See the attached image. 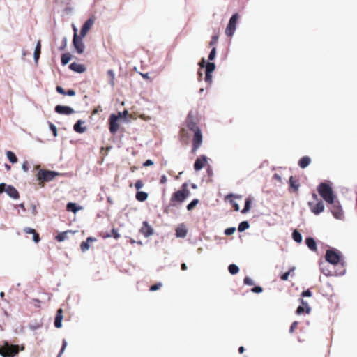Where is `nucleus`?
<instances>
[{"instance_id":"nucleus-1","label":"nucleus","mask_w":357,"mask_h":357,"mask_svg":"<svg viewBox=\"0 0 357 357\" xmlns=\"http://www.w3.org/2000/svg\"><path fill=\"white\" fill-rule=\"evenodd\" d=\"M188 187V183H183L181 188L172 195L169 204L167 208L170 206L176 207L183 204L190 195V190ZM165 212L167 213V208L165 209Z\"/></svg>"},{"instance_id":"nucleus-2","label":"nucleus","mask_w":357,"mask_h":357,"mask_svg":"<svg viewBox=\"0 0 357 357\" xmlns=\"http://www.w3.org/2000/svg\"><path fill=\"white\" fill-rule=\"evenodd\" d=\"M317 190L321 198L327 203H333L337 198L333 189V183L330 181L321 182L317 187Z\"/></svg>"},{"instance_id":"nucleus-3","label":"nucleus","mask_w":357,"mask_h":357,"mask_svg":"<svg viewBox=\"0 0 357 357\" xmlns=\"http://www.w3.org/2000/svg\"><path fill=\"white\" fill-rule=\"evenodd\" d=\"M325 260L328 264L334 266L340 264L342 266H344L345 264L342 253L335 248H329L326 250Z\"/></svg>"},{"instance_id":"nucleus-4","label":"nucleus","mask_w":357,"mask_h":357,"mask_svg":"<svg viewBox=\"0 0 357 357\" xmlns=\"http://www.w3.org/2000/svg\"><path fill=\"white\" fill-rule=\"evenodd\" d=\"M60 174L51 170L40 169L36 175L37 179L38 180V184L41 186H44L45 182H49L52 181L56 176Z\"/></svg>"},{"instance_id":"nucleus-5","label":"nucleus","mask_w":357,"mask_h":357,"mask_svg":"<svg viewBox=\"0 0 357 357\" xmlns=\"http://www.w3.org/2000/svg\"><path fill=\"white\" fill-rule=\"evenodd\" d=\"M19 353V346L5 342L1 346L0 355L3 357H14Z\"/></svg>"},{"instance_id":"nucleus-6","label":"nucleus","mask_w":357,"mask_h":357,"mask_svg":"<svg viewBox=\"0 0 357 357\" xmlns=\"http://www.w3.org/2000/svg\"><path fill=\"white\" fill-rule=\"evenodd\" d=\"M331 205L330 211L333 217L337 220H342L344 216V212L340 201L336 198L333 203H328Z\"/></svg>"},{"instance_id":"nucleus-7","label":"nucleus","mask_w":357,"mask_h":357,"mask_svg":"<svg viewBox=\"0 0 357 357\" xmlns=\"http://www.w3.org/2000/svg\"><path fill=\"white\" fill-rule=\"evenodd\" d=\"M239 17V15L238 13H235L232 14L231 17L229 18V22L225 29V34L228 37H231L234 36L235 31L236 29V24L238 19Z\"/></svg>"},{"instance_id":"nucleus-8","label":"nucleus","mask_w":357,"mask_h":357,"mask_svg":"<svg viewBox=\"0 0 357 357\" xmlns=\"http://www.w3.org/2000/svg\"><path fill=\"white\" fill-rule=\"evenodd\" d=\"M119 120V116H116V114H111L109 116V119H108V121H109V132L112 133V134H115L119 128V124L118 123Z\"/></svg>"},{"instance_id":"nucleus-9","label":"nucleus","mask_w":357,"mask_h":357,"mask_svg":"<svg viewBox=\"0 0 357 357\" xmlns=\"http://www.w3.org/2000/svg\"><path fill=\"white\" fill-rule=\"evenodd\" d=\"M74 30V36H73V43L76 49L77 53L81 54L84 52V45L82 42V39L79 38L78 34L77 33V29L75 27H73Z\"/></svg>"},{"instance_id":"nucleus-10","label":"nucleus","mask_w":357,"mask_h":357,"mask_svg":"<svg viewBox=\"0 0 357 357\" xmlns=\"http://www.w3.org/2000/svg\"><path fill=\"white\" fill-rule=\"evenodd\" d=\"M203 136L201 129H197L193 136L192 151L195 152L202 144Z\"/></svg>"},{"instance_id":"nucleus-11","label":"nucleus","mask_w":357,"mask_h":357,"mask_svg":"<svg viewBox=\"0 0 357 357\" xmlns=\"http://www.w3.org/2000/svg\"><path fill=\"white\" fill-rule=\"evenodd\" d=\"M298 301L301 305L297 307L296 313L297 314H302L304 312L310 314L311 312V307L309 306L308 303L302 298H300Z\"/></svg>"},{"instance_id":"nucleus-12","label":"nucleus","mask_w":357,"mask_h":357,"mask_svg":"<svg viewBox=\"0 0 357 357\" xmlns=\"http://www.w3.org/2000/svg\"><path fill=\"white\" fill-rule=\"evenodd\" d=\"M308 206L314 215H319L324 211V204L321 200H319L316 204L309 202Z\"/></svg>"},{"instance_id":"nucleus-13","label":"nucleus","mask_w":357,"mask_h":357,"mask_svg":"<svg viewBox=\"0 0 357 357\" xmlns=\"http://www.w3.org/2000/svg\"><path fill=\"white\" fill-rule=\"evenodd\" d=\"M207 161L208 158L205 155H201L195 161L194 169L196 172L200 171L204 167Z\"/></svg>"},{"instance_id":"nucleus-14","label":"nucleus","mask_w":357,"mask_h":357,"mask_svg":"<svg viewBox=\"0 0 357 357\" xmlns=\"http://www.w3.org/2000/svg\"><path fill=\"white\" fill-rule=\"evenodd\" d=\"M139 231L144 237L148 238L153 234V229L149 225L147 221H144Z\"/></svg>"},{"instance_id":"nucleus-15","label":"nucleus","mask_w":357,"mask_h":357,"mask_svg":"<svg viewBox=\"0 0 357 357\" xmlns=\"http://www.w3.org/2000/svg\"><path fill=\"white\" fill-rule=\"evenodd\" d=\"M55 112L60 114L68 115V114H73L74 112V110L73 108H71L68 106H63V105H59L55 107Z\"/></svg>"},{"instance_id":"nucleus-16","label":"nucleus","mask_w":357,"mask_h":357,"mask_svg":"<svg viewBox=\"0 0 357 357\" xmlns=\"http://www.w3.org/2000/svg\"><path fill=\"white\" fill-rule=\"evenodd\" d=\"M63 310L61 308H59L56 311V314L54 319V326L57 328H60L62 326V320L63 318Z\"/></svg>"},{"instance_id":"nucleus-17","label":"nucleus","mask_w":357,"mask_h":357,"mask_svg":"<svg viewBox=\"0 0 357 357\" xmlns=\"http://www.w3.org/2000/svg\"><path fill=\"white\" fill-rule=\"evenodd\" d=\"M307 247L312 252L317 250V245L315 239L312 236H307L305 240Z\"/></svg>"},{"instance_id":"nucleus-18","label":"nucleus","mask_w":357,"mask_h":357,"mask_svg":"<svg viewBox=\"0 0 357 357\" xmlns=\"http://www.w3.org/2000/svg\"><path fill=\"white\" fill-rule=\"evenodd\" d=\"M289 190H293L294 192H297L301 186L299 181L293 176H291L289 178Z\"/></svg>"},{"instance_id":"nucleus-19","label":"nucleus","mask_w":357,"mask_h":357,"mask_svg":"<svg viewBox=\"0 0 357 357\" xmlns=\"http://www.w3.org/2000/svg\"><path fill=\"white\" fill-rule=\"evenodd\" d=\"M311 158L309 156H303L298 162V165L301 169L307 167L311 163Z\"/></svg>"},{"instance_id":"nucleus-20","label":"nucleus","mask_w":357,"mask_h":357,"mask_svg":"<svg viewBox=\"0 0 357 357\" xmlns=\"http://www.w3.org/2000/svg\"><path fill=\"white\" fill-rule=\"evenodd\" d=\"M24 231L26 234H29L33 235V241L38 243L40 241V238L39 236V234L36 232V231L34 229L30 228V227H25L24 229Z\"/></svg>"},{"instance_id":"nucleus-21","label":"nucleus","mask_w":357,"mask_h":357,"mask_svg":"<svg viewBox=\"0 0 357 357\" xmlns=\"http://www.w3.org/2000/svg\"><path fill=\"white\" fill-rule=\"evenodd\" d=\"M188 234V230L183 225H179L176 229V236L177 238H185Z\"/></svg>"},{"instance_id":"nucleus-22","label":"nucleus","mask_w":357,"mask_h":357,"mask_svg":"<svg viewBox=\"0 0 357 357\" xmlns=\"http://www.w3.org/2000/svg\"><path fill=\"white\" fill-rule=\"evenodd\" d=\"M6 192L13 199H18L20 197L18 191L15 188L11 185L7 186Z\"/></svg>"},{"instance_id":"nucleus-23","label":"nucleus","mask_w":357,"mask_h":357,"mask_svg":"<svg viewBox=\"0 0 357 357\" xmlns=\"http://www.w3.org/2000/svg\"><path fill=\"white\" fill-rule=\"evenodd\" d=\"M70 68L72 70H73L75 72H77V73H83L86 70V68L84 67V65L76 63V62L72 63L70 65Z\"/></svg>"},{"instance_id":"nucleus-24","label":"nucleus","mask_w":357,"mask_h":357,"mask_svg":"<svg viewBox=\"0 0 357 357\" xmlns=\"http://www.w3.org/2000/svg\"><path fill=\"white\" fill-rule=\"evenodd\" d=\"M321 271L326 276H332V275H340V276H342L346 273V271L343 270L340 273H337V272H335V274H334L330 270H328V268H326L324 267H321Z\"/></svg>"},{"instance_id":"nucleus-25","label":"nucleus","mask_w":357,"mask_h":357,"mask_svg":"<svg viewBox=\"0 0 357 357\" xmlns=\"http://www.w3.org/2000/svg\"><path fill=\"white\" fill-rule=\"evenodd\" d=\"M292 239L297 243H302L303 236L302 234L298 231V229H294L291 234Z\"/></svg>"},{"instance_id":"nucleus-26","label":"nucleus","mask_w":357,"mask_h":357,"mask_svg":"<svg viewBox=\"0 0 357 357\" xmlns=\"http://www.w3.org/2000/svg\"><path fill=\"white\" fill-rule=\"evenodd\" d=\"M149 195L144 191L138 190L135 195V198L137 201L143 202L147 199Z\"/></svg>"},{"instance_id":"nucleus-27","label":"nucleus","mask_w":357,"mask_h":357,"mask_svg":"<svg viewBox=\"0 0 357 357\" xmlns=\"http://www.w3.org/2000/svg\"><path fill=\"white\" fill-rule=\"evenodd\" d=\"M83 123L84 121H82V120H78L77 123L74 125V130L79 133H83L86 130V128L82 126Z\"/></svg>"},{"instance_id":"nucleus-28","label":"nucleus","mask_w":357,"mask_h":357,"mask_svg":"<svg viewBox=\"0 0 357 357\" xmlns=\"http://www.w3.org/2000/svg\"><path fill=\"white\" fill-rule=\"evenodd\" d=\"M251 204H252V199H251V197H247L245 199L244 207L241 210V213H243V214L247 213L250 210Z\"/></svg>"},{"instance_id":"nucleus-29","label":"nucleus","mask_w":357,"mask_h":357,"mask_svg":"<svg viewBox=\"0 0 357 357\" xmlns=\"http://www.w3.org/2000/svg\"><path fill=\"white\" fill-rule=\"evenodd\" d=\"M89 30V19L87 20L84 22V24L81 29L80 34L78 35L79 36V38H81L82 39L86 35Z\"/></svg>"},{"instance_id":"nucleus-30","label":"nucleus","mask_w":357,"mask_h":357,"mask_svg":"<svg viewBox=\"0 0 357 357\" xmlns=\"http://www.w3.org/2000/svg\"><path fill=\"white\" fill-rule=\"evenodd\" d=\"M250 226V223L248 220H243L239 223L238 227V231L239 232H243L246 229H249Z\"/></svg>"},{"instance_id":"nucleus-31","label":"nucleus","mask_w":357,"mask_h":357,"mask_svg":"<svg viewBox=\"0 0 357 357\" xmlns=\"http://www.w3.org/2000/svg\"><path fill=\"white\" fill-rule=\"evenodd\" d=\"M216 66L213 62L207 63L206 65L203 68H204L205 73H213L215 70Z\"/></svg>"},{"instance_id":"nucleus-32","label":"nucleus","mask_w":357,"mask_h":357,"mask_svg":"<svg viewBox=\"0 0 357 357\" xmlns=\"http://www.w3.org/2000/svg\"><path fill=\"white\" fill-rule=\"evenodd\" d=\"M40 51H41V43H40V40H38L36 44V46L35 51H34V55H33L34 59L36 62L38 61V60L40 57Z\"/></svg>"},{"instance_id":"nucleus-33","label":"nucleus","mask_w":357,"mask_h":357,"mask_svg":"<svg viewBox=\"0 0 357 357\" xmlns=\"http://www.w3.org/2000/svg\"><path fill=\"white\" fill-rule=\"evenodd\" d=\"M239 270V267L235 264H231L228 266V271L231 275H236Z\"/></svg>"},{"instance_id":"nucleus-34","label":"nucleus","mask_w":357,"mask_h":357,"mask_svg":"<svg viewBox=\"0 0 357 357\" xmlns=\"http://www.w3.org/2000/svg\"><path fill=\"white\" fill-rule=\"evenodd\" d=\"M104 237L105 238L113 237L114 239H118L120 238V234H119V231L117 229L112 228L111 230V233L107 234L106 235L104 236Z\"/></svg>"},{"instance_id":"nucleus-35","label":"nucleus","mask_w":357,"mask_h":357,"mask_svg":"<svg viewBox=\"0 0 357 357\" xmlns=\"http://www.w3.org/2000/svg\"><path fill=\"white\" fill-rule=\"evenodd\" d=\"M81 208V207H77L75 204L72 202L68 203L66 206L67 211H72L74 213H75L78 210Z\"/></svg>"},{"instance_id":"nucleus-36","label":"nucleus","mask_w":357,"mask_h":357,"mask_svg":"<svg viewBox=\"0 0 357 357\" xmlns=\"http://www.w3.org/2000/svg\"><path fill=\"white\" fill-rule=\"evenodd\" d=\"M187 127L190 130L194 131V132L197 129H200L199 127L197 126V124L195 122H194L193 121H188Z\"/></svg>"},{"instance_id":"nucleus-37","label":"nucleus","mask_w":357,"mask_h":357,"mask_svg":"<svg viewBox=\"0 0 357 357\" xmlns=\"http://www.w3.org/2000/svg\"><path fill=\"white\" fill-rule=\"evenodd\" d=\"M199 202V200L197 198L193 199L186 206L188 211H192Z\"/></svg>"},{"instance_id":"nucleus-38","label":"nucleus","mask_w":357,"mask_h":357,"mask_svg":"<svg viewBox=\"0 0 357 357\" xmlns=\"http://www.w3.org/2000/svg\"><path fill=\"white\" fill-rule=\"evenodd\" d=\"M6 155H7L8 160L12 163H15L17 162V158L16 157L15 154L13 152H12L11 151H8L6 153Z\"/></svg>"},{"instance_id":"nucleus-39","label":"nucleus","mask_w":357,"mask_h":357,"mask_svg":"<svg viewBox=\"0 0 357 357\" xmlns=\"http://www.w3.org/2000/svg\"><path fill=\"white\" fill-rule=\"evenodd\" d=\"M70 231H64V232H61V233H59L56 236V239L59 241V242H61V241H63L65 239L67 238V234L68 233H70Z\"/></svg>"},{"instance_id":"nucleus-40","label":"nucleus","mask_w":357,"mask_h":357,"mask_svg":"<svg viewBox=\"0 0 357 357\" xmlns=\"http://www.w3.org/2000/svg\"><path fill=\"white\" fill-rule=\"evenodd\" d=\"M71 59V55L69 53H65L61 55V63L63 65L67 64Z\"/></svg>"},{"instance_id":"nucleus-41","label":"nucleus","mask_w":357,"mask_h":357,"mask_svg":"<svg viewBox=\"0 0 357 357\" xmlns=\"http://www.w3.org/2000/svg\"><path fill=\"white\" fill-rule=\"evenodd\" d=\"M216 54H217L216 47H213L212 49L211 50V52H210L208 56V61L212 62V61H213L215 59V58L216 56Z\"/></svg>"},{"instance_id":"nucleus-42","label":"nucleus","mask_w":357,"mask_h":357,"mask_svg":"<svg viewBox=\"0 0 357 357\" xmlns=\"http://www.w3.org/2000/svg\"><path fill=\"white\" fill-rule=\"evenodd\" d=\"M107 75L109 77V83L110 84V85L112 86H114V72L113 70H109L107 71Z\"/></svg>"},{"instance_id":"nucleus-43","label":"nucleus","mask_w":357,"mask_h":357,"mask_svg":"<svg viewBox=\"0 0 357 357\" xmlns=\"http://www.w3.org/2000/svg\"><path fill=\"white\" fill-rule=\"evenodd\" d=\"M116 115L119 116V119H122L123 121H126L128 112L127 110H123V112H119L117 114H116Z\"/></svg>"},{"instance_id":"nucleus-44","label":"nucleus","mask_w":357,"mask_h":357,"mask_svg":"<svg viewBox=\"0 0 357 357\" xmlns=\"http://www.w3.org/2000/svg\"><path fill=\"white\" fill-rule=\"evenodd\" d=\"M89 237L86 238V241H83L82 243H81V250L84 252L86 250H87L89 248Z\"/></svg>"},{"instance_id":"nucleus-45","label":"nucleus","mask_w":357,"mask_h":357,"mask_svg":"<svg viewBox=\"0 0 357 357\" xmlns=\"http://www.w3.org/2000/svg\"><path fill=\"white\" fill-rule=\"evenodd\" d=\"M213 73H205L204 81L208 84L211 85L213 82Z\"/></svg>"},{"instance_id":"nucleus-46","label":"nucleus","mask_w":357,"mask_h":357,"mask_svg":"<svg viewBox=\"0 0 357 357\" xmlns=\"http://www.w3.org/2000/svg\"><path fill=\"white\" fill-rule=\"evenodd\" d=\"M236 227H230L228 228H226L224 231V234L226 236H231L236 231Z\"/></svg>"},{"instance_id":"nucleus-47","label":"nucleus","mask_w":357,"mask_h":357,"mask_svg":"<svg viewBox=\"0 0 357 357\" xmlns=\"http://www.w3.org/2000/svg\"><path fill=\"white\" fill-rule=\"evenodd\" d=\"M243 284L248 286H252L254 285V281L249 276H245L243 279Z\"/></svg>"},{"instance_id":"nucleus-48","label":"nucleus","mask_w":357,"mask_h":357,"mask_svg":"<svg viewBox=\"0 0 357 357\" xmlns=\"http://www.w3.org/2000/svg\"><path fill=\"white\" fill-rule=\"evenodd\" d=\"M162 286V282H159L155 283L153 285H151L149 288V290L151 291H155L158 290Z\"/></svg>"},{"instance_id":"nucleus-49","label":"nucleus","mask_w":357,"mask_h":357,"mask_svg":"<svg viewBox=\"0 0 357 357\" xmlns=\"http://www.w3.org/2000/svg\"><path fill=\"white\" fill-rule=\"evenodd\" d=\"M312 296V293L310 289H307L302 291L301 294V297L303 298V297H311Z\"/></svg>"},{"instance_id":"nucleus-50","label":"nucleus","mask_w":357,"mask_h":357,"mask_svg":"<svg viewBox=\"0 0 357 357\" xmlns=\"http://www.w3.org/2000/svg\"><path fill=\"white\" fill-rule=\"evenodd\" d=\"M251 291L255 294H260L263 291V288L259 285H255L251 289Z\"/></svg>"},{"instance_id":"nucleus-51","label":"nucleus","mask_w":357,"mask_h":357,"mask_svg":"<svg viewBox=\"0 0 357 357\" xmlns=\"http://www.w3.org/2000/svg\"><path fill=\"white\" fill-rule=\"evenodd\" d=\"M144 186V183L141 179H138L136 181L135 183V187L137 189V190H139L141 188H142Z\"/></svg>"},{"instance_id":"nucleus-52","label":"nucleus","mask_w":357,"mask_h":357,"mask_svg":"<svg viewBox=\"0 0 357 357\" xmlns=\"http://www.w3.org/2000/svg\"><path fill=\"white\" fill-rule=\"evenodd\" d=\"M218 38H219V36L218 34L213 35L211 38L210 43H209V45L213 46L215 44H216L218 43Z\"/></svg>"},{"instance_id":"nucleus-53","label":"nucleus","mask_w":357,"mask_h":357,"mask_svg":"<svg viewBox=\"0 0 357 357\" xmlns=\"http://www.w3.org/2000/svg\"><path fill=\"white\" fill-rule=\"evenodd\" d=\"M66 346H67L66 340H63V341H62V347H61V350H60L57 357H61V356L62 354L64 352V350H65Z\"/></svg>"},{"instance_id":"nucleus-54","label":"nucleus","mask_w":357,"mask_h":357,"mask_svg":"<svg viewBox=\"0 0 357 357\" xmlns=\"http://www.w3.org/2000/svg\"><path fill=\"white\" fill-rule=\"evenodd\" d=\"M290 275V272H284L280 275V279L282 281H287Z\"/></svg>"},{"instance_id":"nucleus-55","label":"nucleus","mask_w":357,"mask_h":357,"mask_svg":"<svg viewBox=\"0 0 357 357\" xmlns=\"http://www.w3.org/2000/svg\"><path fill=\"white\" fill-rule=\"evenodd\" d=\"M49 126L50 129L52 131L54 136L56 137L57 135L56 127L52 123H50Z\"/></svg>"},{"instance_id":"nucleus-56","label":"nucleus","mask_w":357,"mask_h":357,"mask_svg":"<svg viewBox=\"0 0 357 357\" xmlns=\"http://www.w3.org/2000/svg\"><path fill=\"white\" fill-rule=\"evenodd\" d=\"M211 62L210 61H207L205 59V58H202V59L200 60V61L199 62V66H200V68H204L207 63H209Z\"/></svg>"},{"instance_id":"nucleus-57","label":"nucleus","mask_w":357,"mask_h":357,"mask_svg":"<svg viewBox=\"0 0 357 357\" xmlns=\"http://www.w3.org/2000/svg\"><path fill=\"white\" fill-rule=\"evenodd\" d=\"M153 164H154V162L152 160L148 159L144 162L143 166L144 167H149V166H152Z\"/></svg>"},{"instance_id":"nucleus-58","label":"nucleus","mask_w":357,"mask_h":357,"mask_svg":"<svg viewBox=\"0 0 357 357\" xmlns=\"http://www.w3.org/2000/svg\"><path fill=\"white\" fill-rule=\"evenodd\" d=\"M297 325H298V322L297 321H294L291 324L290 328H289V331L290 333H292L294 331V329L296 328Z\"/></svg>"},{"instance_id":"nucleus-59","label":"nucleus","mask_w":357,"mask_h":357,"mask_svg":"<svg viewBox=\"0 0 357 357\" xmlns=\"http://www.w3.org/2000/svg\"><path fill=\"white\" fill-rule=\"evenodd\" d=\"M56 90L60 94H62V95L66 94V91H65V90L60 86H57L56 88Z\"/></svg>"},{"instance_id":"nucleus-60","label":"nucleus","mask_w":357,"mask_h":357,"mask_svg":"<svg viewBox=\"0 0 357 357\" xmlns=\"http://www.w3.org/2000/svg\"><path fill=\"white\" fill-rule=\"evenodd\" d=\"M231 204L233 206V207H234V210L236 211H239L240 207H239V205H238V204L237 202H236L235 201H232L231 200Z\"/></svg>"},{"instance_id":"nucleus-61","label":"nucleus","mask_w":357,"mask_h":357,"mask_svg":"<svg viewBox=\"0 0 357 357\" xmlns=\"http://www.w3.org/2000/svg\"><path fill=\"white\" fill-rule=\"evenodd\" d=\"M29 162L27 161H24L22 164V169L24 172H27L29 170Z\"/></svg>"},{"instance_id":"nucleus-62","label":"nucleus","mask_w":357,"mask_h":357,"mask_svg":"<svg viewBox=\"0 0 357 357\" xmlns=\"http://www.w3.org/2000/svg\"><path fill=\"white\" fill-rule=\"evenodd\" d=\"M7 186L8 185H6V183H1L0 184V193L6 192Z\"/></svg>"},{"instance_id":"nucleus-63","label":"nucleus","mask_w":357,"mask_h":357,"mask_svg":"<svg viewBox=\"0 0 357 357\" xmlns=\"http://www.w3.org/2000/svg\"><path fill=\"white\" fill-rule=\"evenodd\" d=\"M167 176L165 174L162 175L160 177V183L161 184H164L167 182Z\"/></svg>"},{"instance_id":"nucleus-64","label":"nucleus","mask_w":357,"mask_h":357,"mask_svg":"<svg viewBox=\"0 0 357 357\" xmlns=\"http://www.w3.org/2000/svg\"><path fill=\"white\" fill-rule=\"evenodd\" d=\"M273 178L274 179H276L278 180V181L281 182L282 181V177L281 176H280L278 174H274L273 176Z\"/></svg>"}]
</instances>
